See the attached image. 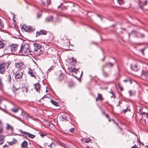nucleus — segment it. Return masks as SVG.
I'll return each mask as SVG.
<instances>
[{
  "instance_id": "28",
  "label": "nucleus",
  "mask_w": 148,
  "mask_h": 148,
  "mask_svg": "<svg viewBox=\"0 0 148 148\" xmlns=\"http://www.w3.org/2000/svg\"><path fill=\"white\" fill-rule=\"evenodd\" d=\"M4 45V44L3 42L2 41L0 40V49L3 48Z\"/></svg>"
},
{
  "instance_id": "24",
  "label": "nucleus",
  "mask_w": 148,
  "mask_h": 148,
  "mask_svg": "<svg viewBox=\"0 0 148 148\" xmlns=\"http://www.w3.org/2000/svg\"><path fill=\"white\" fill-rule=\"evenodd\" d=\"M101 100L103 99L102 98V96L101 95L98 94V97L96 99V101H97L98 100Z\"/></svg>"
},
{
  "instance_id": "62",
  "label": "nucleus",
  "mask_w": 148,
  "mask_h": 148,
  "mask_svg": "<svg viewBox=\"0 0 148 148\" xmlns=\"http://www.w3.org/2000/svg\"><path fill=\"white\" fill-rule=\"evenodd\" d=\"M60 6H58V8H59L60 7Z\"/></svg>"
},
{
  "instance_id": "52",
  "label": "nucleus",
  "mask_w": 148,
  "mask_h": 148,
  "mask_svg": "<svg viewBox=\"0 0 148 148\" xmlns=\"http://www.w3.org/2000/svg\"><path fill=\"white\" fill-rule=\"evenodd\" d=\"M119 88H120V90H123V88H121H121H120V87H119Z\"/></svg>"
},
{
  "instance_id": "19",
  "label": "nucleus",
  "mask_w": 148,
  "mask_h": 148,
  "mask_svg": "<svg viewBox=\"0 0 148 148\" xmlns=\"http://www.w3.org/2000/svg\"><path fill=\"white\" fill-rule=\"evenodd\" d=\"M53 17L52 16H50L46 18V21L49 22L52 21Z\"/></svg>"
},
{
  "instance_id": "37",
  "label": "nucleus",
  "mask_w": 148,
  "mask_h": 148,
  "mask_svg": "<svg viewBox=\"0 0 148 148\" xmlns=\"http://www.w3.org/2000/svg\"><path fill=\"white\" fill-rule=\"evenodd\" d=\"M8 79V81L10 82H11V76H10V74H9L8 76V77L7 78Z\"/></svg>"
},
{
  "instance_id": "43",
  "label": "nucleus",
  "mask_w": 148,
  "mask_h": 148,
  "mask_svg": "<svg viewBox=\"0 0 148 148\" xmlns=\"http://www.w3.org/2000/svg\"><path fill=\"white\" fill-rule=\"evenodd\" d=\"M145 49H141L140 50V51L143 54V55H144V50H145Z\"/></svg>"
},
{
  "instance_id": "25",
  "label": "nucleus",
  "mask_w": 148,
  "mask_h": 148,
  "mask_svg": "<svg viewBox=\"0 0 148 148\" xmlns=\"http://www.w3.org/2000/svg\"><path fill=\"white\" fill-rule=\"evenodd\" d=\"M53 105H55L56 106H58V104L57 102L56 101H55L53 100H52L51 101Z\"/></svg>"
},
{
  "instance_id": "13",
  "label": "nucleus",
  "mask_w": 148,
  "mask_h": 148,
  "mask_svg": "<svg viewBox=\"0 0 148 148\" xmlns=\"http://www.w3.org/2000/svg\"><path fill=\"white\" fill-rule=\"evenodd\" d=\"M18 131L20 132L21 134H17V135L19 136H24L25 135H26L27 132L25 131H23L21 130H19Z\"/></svg>"
},
{
  "instance_id": "5",
  "label": "nucleus",
  "mask_w": 148,
  "mask_h": 148,
  "mask_svg": "<svg viewBox=\"0 0 148 148\" xmlns=\"http://www.w3.org/2000/svg\"><path fill=\"white\" fill-rule=\"evenodd\" d=\"M15 66L17 69L22 70L25 67V64L22 62H17L15 64Z\"/></svg>"
},
{
  "instance_id": "30",
  "label": "nucleus",
  "mask_w": 148,
  "mask_h": 148,
  "mask_svg": "<svg viewBox=\"0 0 148 148\" xmlns=\"http://www.w3.org/2000/svg\"><path fill=\"white\" fill-rule=\"evenodd\" d=\"M64 77V76L60 74L59 77V80L60 81H62Z\"/></svg>"
},
{
  "instance_id": "10",
  "label": "nucleus",
  "mask_w": 148,
  "mask_h": 148,
  "mask_svg": "<svg viewBox=\"0 0 148 148\" xmlns=\"http://www.w3.org/2000/svg\"><path fill=\"white\" fill-rule=\"evenodd\" d=\"M47 34V32L45 30H41L40 32H36V36L38 37L41 35H46Z\"/></svg>"
},
{
  "instance_id": "31",
  "label": "nucleus",
  "mask_w": 148,
  "mask_h": 148,
  "mask_svg": "<svg viewBox=\"0 0 148 148\" xmlns=\"http://www.w3.org/2000/svg\"><path fill=\"white\" fill-rule=\"evenodd\" d=\"M60 119L62 121H64L66 120L67 118L61 116L60 117Z\"/></svg>"
},
{
  "instance_id": "23",
  "label": "nucleus",
  "mask_w": 148,
  "mask_h": 148,
  "mask_svg": "<svg viewBox=\"0 0 148 148\" xmlns=\"http://www.w3.org/2000/svg\"><path fill=\"white\" fill-rule=\"evenodd\" d=\"M140 123L141 124L144 125H146V121L145 119L142 118L140 120Z\"/></svg>"
},
{
  "instance_id": "39",
  "label": "nucleus",
  "mask_w": 148,
  "mask_h": 148,
  "mask_svg": "<svg viewBox=\"0 0 148 148\" xmlns=\"http://www.w3.org/2000/svg\"><path fill=\"white\" fill-rule=\"evenodd\" d=\"M21 116L23 117V119H25L26 120L27 119V117L26 116H24L23 114H21Z\"/></svg>"
},
{
  "instance_id": "54",
  "label": "nucleus",
  "mask_w": 148,
  "mask_h": 148,
  "mask_svg": "<svg viewBox=\"0 0 148 148\" xmlns=\"http://www.w3.org/2000/svg\"><path fill=\"white\" fill-rule=\"evenodd\" d=\"M47 97H46V96H44L42 98V99H43L44 98H47Z\"/></svg>"
},
{
  "instance_id": "61",
  "label": "nucleus",
  "mask_w": 148,
  "mask_h": 148,
  "mask_svg": "<svg viewBox=\"0 0 148 148\" xmlns=\"http://www.w3.org/2000/svg\"><path fill=\"white\" fill-rule=\"evenodd\" d=\"M112 121L114 122V120H112Z\"/></svg>"
},
{
  "instance_id": "63",
  "label": "nucleus",
  "mask_w": 148,
  "mask_h": 148,
  "mask_svg": "<svg viewBox=\"0 0 148 148\" xmlns=\"http://www.w3.org/2000/svg\"><path fill=\"white\" fill-rule=\"evenodd\" d=\"M6 145H5L4 146V147H5V146H6Z\"/></svg>"
},
{
  "instance_id": "27",
  "label": "nucleus",
  "mask_w": 148,
  "mask_h": 148,
  "mask_svg": "<svg viewBox=\"0 0 148 148\" xmlns=\"http://www.w3.org/2000/svg\"><path fill=\"white\" fill-rule=\"evenodd\" d=\"M142 76H144L146 77H148V74L147 72H143L142 74Z\"/></svg>"
},
{
  "instance_id": "7",
  "label": "nucleus",
  "mask_w": 148,
  "mask_h": 148,
  "mask_svg": "<svg viewBox=\"0 0 148 148\" xmlns=\"http://www.w3.org/2000/svg\"><path fill=\"white\" fill-rule=\"evenodd\" d=\"M78 72V70L77 69L73 68L72 70H70L69 72V75L76 77L75 75L77 74Z\"/></svg>"
},
{
  "instance_id": "36",
  "label": "nucleus",
  "mask_w": 148,
  "mask_h": 148,
  "mask_svg": "<svg viewBox=\"0 0 148 148\" xmlns=\"http://www.w3.org/2000/svg\"><path fill=\"white\" fill-rule=\"evenodd\" d=\"M71 59L72 60V61H71V64H72L73 65L75 64V62L74 60V58L73 57H72L71 58Z\"/></svg>"
},
{
  "instance_id": "42",
  "label": "nucleus",
  "mask_w": 148,
  "mask_h": 148,
  "mask_svg": "<svg viewBox=\"0 0 148 148\" xmlns=\"http://www.w3.org/2000/svg\"><path fill=\"white\" fill-rule=\"evenodd\" d=\"M103 75L105 77H107L108 76V74L107 73L104 72L103 73Z\"/></svg>"
},
{
  "instance_id": "15",
  "label": "nucleus",
  "mask_w": 148,
  "mask_h": 148,
  "mask_svg": "<svg viewBox=\"0 0 148 148\" xmlns=\"http://www.w3.org/2000/svg\"><path fill=\"white\" fill-rule=\"evenodd\" d=\"M143 108H139V113L141 114H144L145 115H146L147 116H148V113H147L145 112H143Z\"/></svg>"
},
{
  "instance_id": "49",
  "label": "nucleus",
  "mask_w": 148,
  "mask_h": 148,
  "mask_svg": "<svg viewBox=\"0 0 148 148\" xmlns=\"http://www.w3.org/2000/svg\"><path fill=\"white\" fill-rule=\"evenodd\" d=\"M105 115H106V117L107 118H109V116H108V115L107 114H105Z\"/></svg>"
},
{
  "instance_id": "55",
  "label": "nucleus",
  "mask_w": 148,
  "mask_h": 148,
  "mask_svg": "<svg viewBox=\"0 0 148 148\" xmlns=\"http://www.w3.org/2000/svg\"><path fill=\"white\" fill-rule=\"evenodd\" d=\"M136 32V31H134V30H133V31H132V33H134V32Z\"/></svg>"
},
{
  "instance_id": "51",
  "label": "nucleus",
  "mask_w": 148,
  "mask_h": 148,
  "mask_svg": "<svg viewBox=\"0 0 148 148\" xmlns=\"http://www.w3.org/2000/svg\"><path fill=\"white\" fill-rule=\"evenodd\" d=\"M123 81L125 82H127V80L125 79V80H123Z\"/></svg>"
},
{
  "instance_id": "32",
  "label": "nucleus",
  "mask_w": 148,
  "mask_h": 148,
  "mask_svg": "<svg viewBox=\"0 0 148 148\" xmlns=\"http://www.w3.org/2000/svg\"><path fill=\"white\" fill-rule=\"evenodd\" d=\"M11 110L14 112H16L18 111V108H14L12 109Z\"/></svg>"
},
{
  "instance_id": "38",
  "label": "nucleus",
  "mask_w": 148,
  "mask_h": 148,
  "mask_svg": "<svg viewBox=\"0 0 148 148\" xmlns=\"http://www.w3.org/2000/svg\"><path fill=\"white\" fill-rule=\"evenodd\" d=\"M53 68L52 66L47 71V73H48L50 72V71H51V70L53 69Z\"/></svg>"
},
{
  "instance_id": "47",
  "label": "nucleus",
  "mask_w": 148,
  "mask_h": 148,
  "mask_svg": "<svg viewBox=\"0 0 148 148\" xmlns=\"http://www.w3.org/2000/svg\"><path fill=\"white\" fill-rule=\"evenodd\" d=\"M127 109H125V110H123V112H124V113H125L126 112H127Z\"/></svg>"
},
{
  "instance_id": "17",
  "label": "nucleus",
  "mask_w": 148,
  "mask_h": 148,
  "mask_svg": "<svg viewBox=\"0 0 148 148\" xmlns=\"http://www.w3.org/2000/svg\"><path fill=\"white\" fill-rule=\"evenodd\" d=\"M34 86L36 91L37 92L38 91L40 90V84L39 83L35 84Z\"/></svg>"
},
{
  "instance_id": "48",
  "label": "nucleus",
  "mask_w": 148,
  "mask_h": 148,
  "mask_svg": "<svg viewBox=\"0 0 148 148\" xmlns=\"http://www.w3.org/2000/svg\"><path fill=\"white\" fill-rule=\"evenodd\" d=\"M3 125L2 122L1 120H0V126Z\"/></svg>"
},
{
  "instance_id": "44",
  "label": "nucleus",
  "mask_w": 148,
  "mask_h": 148,
  "mask_svg": "<svg viewBox=\"0 0 148 148\" xmlns=\"http://www.w3.org/2000/svg\"><path fill=\"white\" fill-rule=\"evenodd\" d=\"M75 130V129L74 128H72L70 129V131L71 132H73Z\"/></svg>"
},
{
  "instance_id": "1",
  "label": "nucleus",
  "mask_w": 148,
  "mask_h": 148,
  "mask_svg": "<svg viewBox=\"0 0 148 148\" xmlns=\"http://www.w3.org/2000/svg\"><path fill=\"white\" fill-rule=\"evenodd\" d=\"M31 50L29 48V46L28 44L26 43L24 45H22L20 49V53L21 55L24 56H27L31 54Z\"/></svg>"
},
{
  "instance_id": "3",
  "label": "nucleus",
  "mask_w": 148,
  "mask_h": 148,
  "mask_svg": "<svg viewBox=\"0 0 148 148\" xmlns=\"http://www.w3.org/2000/svg\"><path fill=\"white\" fill-rule=\"evenodd\" d=\"M11 52L15 55L20 53V48L16 44H12L9 46Z\"/></svg>"
},
{
  "instance_id": "35",
  "label": "nucleus",
  "mask_w": 148,
  "mask_h": 148,
  "mask_svg": "<svg viewBox=\"0 0 148 148\" xmlns=\"http://www.w3.org/2000/svg\"><path fill=\"white\" fill-rule=\"evenodd\" d=\"M117 1L120 5L123 3V1L122 0H117Z\"/></svg>"
},
{
  "instance_id": "26",
  "label": "nucleus",
  "mask_w": 148,
  "mask_h": 148,
  "mask_svg": "<svg viewBox=\"0 0 148 148\" xmlns=\"http://www.w3.org/2000/svg\"><path fill=\"white\" fill-rule=\"evenodd\" d=\"M55 144L54 143L52 142L48 146L50 147L51 148H53L55 146Z\"/></svg>"
},
{
  "instance_id": "34",
  "label": "nucleus",
  "mask_w": 148,
  "mask_h": 148,
  "mask_svg": "<svg viewBox=\"0 0 148 148\" xmlns=\"http://www.w3.org/2000/svg\"><path fill=\"white\" fill-rule=\"evenodd\" d=\"M3 125L0 126V134L2 133L3 131Z\"/></svg>"
},
{
  "instance_id": "29",
  "label": "nucleus",
  "mask_w": 148,
  "mask_h": 148,
  "mask_svg": "<svg viewBox=\"0 0 148 148\" xmlns=\"http://www.w3.org/2000/svg\"><path fill=\"white\" fill-rule=\"evenodd\" d=\"M137 36L138 37H143L144 36V35L139 33H137Z\"/></svg>"
},
{
  "instance_id": "50",
  "label": "nucleus",
  "mask_w": 148,
  "mask_h": 148,
  "mask_svg": "<svg viewBox=\"0 0 148 148\" xmlns=\"http://www.w3.org/2000/svg\"><path fill=\"white\" fill-rule=\"evenodd\" d=\"M40 135L41 136H42V137H43L44 136H45V134H40Z\"/></svg>"
},
{
  "instance_id": "58",
  "label": "nucleus",
  "mask_w": 148,
  "mask_h": 148,
  "mask_svg": "<svg viewBox=\"0 0 148 148\" xmlns=\"http://www.w3.org/2000/svg\"><path fill=\"white\" fill-rule=\"evenodd\" d=\"M130 34H129V37H130Z\"/></svg>"
},
{
  "instance_id": "41",
  "label": "nucleus",
  "mask_w": 148,
  "mask_h": 148,
  "mask_svg": "<svg viewBox=\"0 0 148 148\" xmlns=\"http://www.w3.org/2000/svg\"><path fill=\"white\" fill-rule=\"evenodd\" d=\"M129 95H130V96L132 95H133V93L131 91H129Z\"/></svg>"
},
{
  "instance_id": "6",
  "label": "nucleus",
  "mask_w": 148,
  "mask_h": 148,
  "mask_svg": "<svg viewBox=\"0 0 148 148\" xmlns=\"http://www.w3.org/2000/svg\"><path fill=\"white\" fill-rule=\"evenodd\" d=\"M23 75V73L21 70H18L15 74V78L16 79H21L22 78Z\"/></svg>"
},
{
  "instance_id": "20",
  "label": "nucleus",
  "mask_w": 148,
  "mask_h": 148,
  "mask_svg": "<svg viewBox=\"0 0 148 148\" xmlns=\"http://www.w3.org/2000/svg\"><path fill=\"white\" fill-rule=\"evenodd\" d=\"M26 135L28 136L29 137L32 138H34L35 136L34 135L31 134L28 132H27Z\"/></svg>"
},
{
  "instance_id": "46",
  "label": "nucleus",
  "mask_w": 148,
  "mask_h": 148,
  "mask_svg": "<svg viewBox=\"0 0 148 148\" xmlns=\"http://www.w3.org/2000/svg\"><path fill=\"white\" fill-rule=\"evenodd\" d=\"M2 79L1 78H0V86H2Z\"/></svg>"
},
{
  "instance_id": "21",
  "label": "nucleus",
  "mask_w": 148,
  "mask_h": 148,
  "mask_svg": "<svg viewBox=\"0 0 148 148\" xmlns=\"http://www.w3.org/2000/svg\"><path fill=\"white\" fill-rule=\"evenodd\" d=\"M28 73L31 76L34 77L35 78H36V77L34 75L32 70H29V71Z\"/></svg>"
},
{
  "instance_id": "14",
  "label": "nucleus",
  "mask_w": 148,
  "mask_h": 148,
  "mask_svg": "<svg viewBox=\"0 0 148 148\" xmlns=\"http://www.w3.org/2000/svg\"><path fill=\"white\" fill-rule=\"evenodd\" d=\"M28 145V143L25 140L24 141L21 143V146L23 148L26 147Z\"/></svg>"
},
{
  "instance_id": "33",
  "label": "nucleus",
  "mask_w": 148,
  "mask_h": 148,
  "mask_svg": "<svg viewBox=\"0 0 148 148\" xmlns=\"http://www.w3.org/2000/svg\"><path fill=\"white\" fill-rule=\"evenodd\" d=\"M3 27V24L2 21H1V19H0V28L2 29Z\"/></svg>"
},
{
  "instance_id": "53",
  "label": "nucleus",
  "mask_w": 148,
  "mask_h": 148,
  "mask_svg": "<svg viewBox=\"0 0 148 148\" xmlns=\"http://www.w3.org/2000/svg\"><path fill=\"white\" fill-rule=\"evenodd\" d=\"M147 4V2H145L144 3H143L144 5H146Z\"/></svg>"
},
{
  "instance_id": "60",
  "label": "nucleus",
  "mask_w": 148,
  "mask_h": 148,
  "mask_svg": "<svg viewBox=\"0 0 148 148\" xmlns=\"http://www.w3.org/2000/svg\"><path fill=\"white\" fill-rule=\"evenodd\" d=\"M108 120H109V121H110V119H108Z\"/></svg>"
},
{
  "instance_id": "45",
  "label": "nucleus",
  "mask_w": 148,
  "mask_h": 148,
  "mask_svg": "<svg viewBox=\"0 0 148 148\" xmlns=\"http://www.w3.org/2000/svg\"><path fill=\"white\" fill-rule=\"evenodd\" d=\"M131 148H138L137 147V146L135 145L131 147Z\"/></svg>"
},
{
  "instance_id": "57",
  "label": "nucleus",
  "mask_w": 148,
  "mask_h": 148,
  "mask_svg": "<svg viewBox=\"0 0 148 148\" xmlns=\"http://www.w3.org/2000/svg\"><path fill=\"white\" fill-rule=\"evenodd\" d=\"M1 99L0 98V104L1 103Z\"/></svg>"
},
{
  "instance_id": "9",
  "label": "nucleus",
  "mask_w": 148,
  "mask_h": 148,
  "mask_svg": "<svg viewBox=\"0 0 148 148\" xmlns=\"http://www.w3.org/2000/svg\"><path fill=\"white\" fill-rule=\"evenodd\" d=\"M23 29L26 32H30L34 30V29L29 26L24 25L23 27Z\"/></svg>"
},
{
  "instance_id": "64",
  "label": "nucleus",
  "mask_w": 148,
  "mask_h": 148,
  "mask_svg": "<svg viewBox=\"0 0 148 148\" xmlns=\"http://www.w3.org/2000/svg\"><path fill=\"white\" fill-rule=\"evenodd\" d=\"M15 142H16V140H15Z\"/></svg>"
},
{
  "instance_id": "40",
  "label": "nucleus",
  "mask_w": 148,
  "mask_h": 148,
  "mask_svg": "<svg viewBox=\"0 0 148 148\" xmlns=\"http://www.w3.org/2000/svg\"><path fill=\"white\" fill-rule=\"evenodd\" d=\"M41 15V14L40 13H38L37 14V18H39Z\"/></svg>"
},
{
  "instance_id": "56",
  "label": "nucleus",
  "mask_w": 148,
  "mask_h": 148,
  "mask_svg": "<svg viewBox=\"0 0 148 148\" xmlns=\"http://www.w3.org/2000/svg\"><path fill=\"white\" fill-rule=\"evenodd\" d=\"M11 143L10 144V145H12L14 143H13V142H11Z\"/></svg>"
},
{
  "instance_id": "4",
  "label": "nucleus",
  "mask_w": 148,
  "mask_h": 148,
  "mask_svg": "<svg viewBox=\"0 0 148 148\" xmlns=\"http://www.w3.org/2000/svg\"><path fill=\"white\" fill-rule=\"evenodd\" d=\"M9 64L8 63H3L0 65V72L1 73H3L8 68Z\"/></svg>"
},
{
  "instance_id": "8",
  "label": "nucleus",
  "mask_w": 148,
  "mask_h": 148,
  "mask_svg": "<svg viewBox=\"0 0 148 148\" xmlns=\"http://www.w3.org/2000/svg\"><path fill=\"white\" fill-rule=\"evenodd\" d=\"M11 52V51L10 46H6V47H5L4 49L3 52V55L10 53Z\"/></svg>"
},
{
  "instance_id": "12",
  "label": "nucleus",
  "mask_w": 148,
  "mask_h": 148,
  "mask_svg": "<svg viewBox=\"0 0 148 148\" xmlns=\"http://www.w3.org/2000/svg\"><path fill=\"white\" fill-rule=\"evenodd\" d=\"M6 129L7 130H10L12 132H13V127L8 123H6Z\"/></svg>"
},
{
  "instance_id": "16",
  "label": "nucleus",
  "mask_w": 148,
  "mask_h": 148,
  "mask_svg": "<svg viewBox=\"0 0 148 148\" xmlns=\"http://www.w3.org/2000/svg\"><path fill=\"white\" fill-rule=\"evenodd\" d=\"M5 136L0 134V144H2L4 142Z\"/></svg>"
},
{
  "instance_id": "2",
  "label": "nucleus",
  "mask_w": 148,
  "mask_h": 148,
  "mask_svg": "<svg viewBox=\"0 0 148 148\" xmlns=\"http://www.w3.org/2000/svg\"><path fill=\"white\" fill-rule=\"evenodd\" d=\"M34 52L37 56H39L42 53V46L40 44L36 43L34 44Z\"/></svg>"
},
{
  "instance_id": "11",
  "label": "nucleus",
  "mask_w": 148,
  "mask_h": 148,
  "mask_svg": "<svg viewBox=\"0 0 148 148\" xmlns=\"http://www.w3.org/2000/svg\"><path fill=\"white\" fill-rule=\"evenodd\" d=\"M50 1L49 0H42V4L44 5H46L48 6L50 3Z\"/></svg>"
},
{
  "instance_id": "22",
  "label": "nucleus",
  "mask_w": 148,
  "mask_h": 148,
  "mask_svg": "<svg viewBox=\"0 0 148 148\" xmlns=\"http://www.w3.org/2000/svg\"><path fill=\"white\" fill-rule=\"evenodd\" d=\"M113 66V64L111 63V62L107 63H106L105 65L103 66H106L108 67H111L112 66Z\"/></svg>"
},
{
  "instance_id": "59",
  "label": "nucleus",
  "mask_w": 148,
  "mask_h": 148,
  "mask_svg": "<svg viewBox=\"0 0 148 148\" xmlns=\"http://www.w3.org/2000/svg\"><path fill=\"white\" fill-rule=\"evenodd\" d=\"M141 143V142L140 141L139 144H140Z\"/></svg>"
},
{
  "instance_id": "18",
  "label": "nucleus",
  "mask_w": 148,
  "mask_h": 148,
  "mask_svg": "<svg viewBox=\"0 0 148 148\" xmlns=\"http://www.w3.org/2000/svg\"><path fill=\"white\" fill-rule=\"evenodd\" d=\"M131 67L132 70L135 71H136L138 70V67L136 65H135L134 66L131 65Z\"/></svg>"
}]
</instances>
